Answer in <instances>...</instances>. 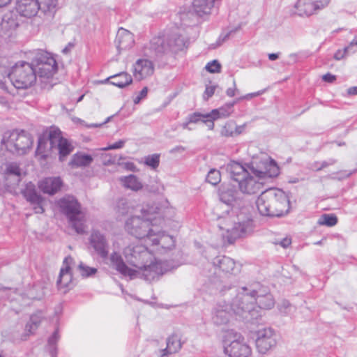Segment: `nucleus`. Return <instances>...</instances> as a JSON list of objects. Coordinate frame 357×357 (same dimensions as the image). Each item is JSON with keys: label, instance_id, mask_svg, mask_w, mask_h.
I'll use <instances>...</instances> for the list:
<instances>
[{"label": "nucleus", "instance_id": "1", "mask_svg": "<svg viewBox=\"0 0 357 357\" xmlns=\"http://www.w3.org/2000/svg\"><path fill=\"white\" fill-rule=\"evenodd\" d=\"M24 89L35 84L38 76L41 88L50 89L58 71L55 56L43 49H35L24 52Z\"/></svg>", "mask_w": 357, "mask_h": 357}, {"label": "nucleus", "instance_id": "2", "mask_svg": "<svg viewBox=\"0 0 357 357\" xmlns=\"http://www.w3.org/2000/svg\"><path fill=\"white\" fill-rule=\"evenodd\" d=\"M110 261L112 266L123 275L129 276L130 278L139 277L149 282L158 280L162 275L178 266L173 261H153L151 255V259H146L141 266H137L136 269H132L126 265L121 256L116 250L112 253Z\"/></svg>", "mask_w": 357, "mask_h": 357}, {"label": "nucleus", "instance_id": "3", "mask_svg": "<svg viewBox=\"0 0 357 357\" xmlns=\"http://www.w3.org/2000/svg\"><path fill=\"white\" fill-rule=\"evenodd\" d=\"M275 303L270 291H241L232 301L231 308L236 315L252 322L261 317L259 309H271Z\"/></svg>", "mask_w": 357, "mask_h": 357}, {"label": "nucleus", "instance_id": "4", "mask_svg": "<svg viewBox=\"0 0 357 357\" xmlns=\"http://www.w3.org/2000/svg\"><path fill=\"white\" fill-rule=\"evenodd\" d=\"M259 213L265 216L280 217L287 214L290 205L285 192L278 188L263 191L256 201Z\"/></svg>", "mask_w": 357, "mask_h": 357}, {"label": "nucleus", "instance_id": "5", "mask_svg": "<svg viewBox=\"0 0 357 357\" xmlns=\"http://www.w3.org/2000/svg\"><path fill=\"white\" fill-rule=\"evenodd\" d=\"M61 211L66 215L70 226L77 234L86 231V215L80 204L73 196H66L58 202Z\"/></svg>", "mask_w": 357, "mask_h": 357}, {"label": "nucleus", "instance_id": "6", "mask_svg": "<svg viewBox=\"0 0 357 357\" xmlns=\"http://www.w3.org/2000/svg\"><path fill=\"white\" fill-rule=\"evenodd\" d=\"M238 222H235L230 227V220L227 219L224 224L220 225L219 227L221 230H225L227 233L228 241L231 243L234 241L238 238L245 237L250 235L254 229L253 220L247 217L245 219L241 220L238 218Z\"/></svg>", "mask_w": 357, "mask_h": 357}, {"label": "nucleus", "instance_id": "7", "mask_svg": "<svg viewBox=\"0 0 357 357\" xmlns=\"http://www.w3.org/2000/svg\"><path fill=\"white\" fill-rule=\"evenodd\" d=\"M151 226L152 220L146 214L143 215L142 218L133 216L126 222V229L137 238L143 240L144 243L147 241L148 236L154 230Z\"/></svg>", "mask_w": 357, "mask_h": 357}, {"label": "nucleus", "instance_id": "8", "mask_svg": "<svg viewBox=\"0 0 357 357\" xmlns=\"http://www.w3.org/2000/svg\"><path fill=\"white\" fill-rule=\"evenodd\" d=\"M146 243V246L152 247L151 251L163 254L174 247L175 240L172 236L154 229L148 236Z\"/></svg>", "mask_w": 357, "mask_h": 357}, {"label": "nucleus", "instance_id": "9", "mask_svg": "<svg viewBox=\"0 0 357 357\" xmlns=\"http://www.w3.org/2000/svg\"><path fill=\"white\" fill-rule=\"evenodd\" d=\"M149 246L132 243L128 245L123 251L128 263L136 268L141 266L146 259H151V253L148 250Z\"/></svg>", "mask_w": 357, "mask_h": 357}, {"label": "nucleus", "instance_id": "10", "mask_svg": "<svg viewBox=\"0 0 357 357\" xmlns=\"http://www.w3.org/2000/svg\"><path fill=\"white\" fill-rule=\"evenodd\" d=\"M48 140L50 141V149L56 148L58 149L60 161H63L66 157L70 154L74 149L69 141L62 137L61 131L57 128L52 127L50 128Z\"/></svg>", "mask_w": 357, "mask_h": 357}, {"label": "nucleus", "instance_id": "11", "mask_svg": "<svg viewBox=\"0 0 357 357\" xmlns=\"http://www.w3.org/2000/svg\"><path fill=\"white\" fill-rule=\"evenodd\" d=\"M144 54L150 58L160 60L172 55L171 47L164 37H155L151 39L149 46L144 48Z\"/></svg>", "mask_w": 357, "mask_h": 357}, {"label": "nucleus", "instance_id": "12", "mask_svg": "<svg viewBox=\"0 0 357 357\" xmlns=\"http://www.w3.org/2000/svg\"><path fill=\"white\" fill-rule=\"evenodd\" d=\"M234 339L224 345V352L229 357H249L252 354L251 347L245 341L244 337L236 333Z\"/></svg>", "mask_w": 357, "mask_h": 357}, {"label": "nucleus", "instance_id": "13", "mask_svg": "<svg viewBox=\"0 0 357 357\" xmlns=\"http://www.w3.org/2000/svg\"><path fill=\"white\" fill-rule=\"evenodd\" d=\"M256 347L259 353L266 354L277 344V334L271 328H264L257 332Z\"/></svg>", "mask_w": 357, "mask_h": 357}, {"label": "nucleus", "instance_id": "14", "mask_svg": "<svg viewBox=\"0 0 357 357\" xmlns=\"http://www.w3.org/2000/svg\"><path fill=\"white\" fill-rule=\"evenodd\" d=\"M251 171L256 177L261 178L264 181L267 178H273L278 176L280 173L277 163L271 158L261 160L256 166L252 164Z\"/></svg>", "mask_w": 357, "mask_h": 357}, {"label": "nucleus", "instance_id": "15", "mask_svg": "<svg viewBox=\"0 0 357 357\" xmlns=\"http://www.w3.org/2000/svg\"><path fill=\"white\" fill-rule=\"evenodd\" d=\"M91 248L102 259H107L109 255V245L105 234L97 229H92L89 237Z\"/></svg>", "mask_w": 357, "mask_h": 357}, {"label": "nucleus", "instance_id": "16", "mask_svg": "<svg viewBox=\"0 0 357 357\" xmlns=\"http://www.w3.org/2000/svg\"><path fill=\"white\" fill-rule=\"evenodd\" d=\"M74 264V259L71 256L68 255L64 258L56 280V284L59 288L63 289L73 287L74 282L73 280L71 268Z\"/></svg>", "mask_w": 357, "mask_h": 357}, {"label": "nucleus", "instance_id": "17", "mask_svg": "<svg viewBox=\"0 0 357 357\" xmlns=\"http://www.w3.org/2000/svg\"><path fill=\"white\" fill-rule=\"evenodd\" d=\"M264 181L261 178L256 177L255 174H250L244 178L241 179L238 183L240 190L248 195L256 194L263 189Z\"/></svg>", "mask_w": 357, "mask_h": 357}, {"label": "nucleus", "instance_id": "18", "mask_svg": "<svg viewBox=\"0 0 357 357\" xmlns=\"http://www.w3.org/2000/svg\"><path fill=\"white\" fill-rule=\"evenodd\" d=\"M213 264L215 268H218L225 273L236 275L241 271V266L229 257H216L213 260Z\"/></svg>", "mask_w": 357, "mask_h": 357}, {"label": "nucleus", "instance_id": "19", "mask_svg": "<svg viewBox=\"0 0 357 357\" xmlns=\"http://www.w3.org/2000/svg\"><path fill=\"white\" fill-rule=\"evenodd\" d=\"M22 22V8L19 3L16 7L4 15L3 17L2 27L15 30L19 27Z\"/></svg>", "mask_w": 357, "mask_h": 357}, {"label": "nucleus", "instance_id": "20", "mask_svg": "<svg viewBox=\"0 0 357 357\" xmlns=\"http://www.w3.org/2000/svg\"><path fill=\"white\" fill-rule=\"evenodd\" d=\"M215 0H194L192 10L199 17L206 18L216 12Z\"/></svg>", "mask_w": 357, "mask_h": 357}, {"label": "nucleus", "instance_id": "21", "mask_svg": "<svg viewBox=\"0 0 357 357\" xmlns=\"http://www.w3.org/2000/svg\"><path fill=\"white\" fill-rule=\"evenodd\" d=\"M154 66L153 63L146 59H138L133 65V75L135 79L142 80L153 75Z\"/></svg>", "mask_w": 357, "mask_h": 357}, {"label": "nucleus", "instance_id": "22", "mask_svg": "<svg viewBox=\"0 0 357 357\" xmlns=\"http://www.w3.org/2000/svg\"><path fill=\"white\" fill-rule=\"evenodd\" d=\"M19 67H22V61H18L11 70L6 66H0V78H9L13 85L17 89H22V80L18 77ZM20 75V73H19Z\"/></svg>", "mask_w": 357, "mask_h": 357}, {"label": "nucleus", "instance_id": "23", "mask_svg": "<svg viewBox=\"0 0 357 357\" xmlns=\"http://www.w3.org/2000/svg\"><path fill=\"white\" fill-rule=\"evenodd\" d=\"M62 186L60 177H47L38 183V187L44 193L53 195L59 192Z\"/></svg>", "mask_w": 357, "mask_h": 357}, {"label": "nucleus", "instance_id": "24", "mask_svg": "<svg viewBox=\"0 0 357 357\" xmlns=\"http://www.w3.org/2000/svg\"><path fill=\"white\" fill-rule=\"evenodd\" d=\"M231 304L230 305H218L213 314L212 319L215 324L216 325H224L229 322L231 317V312L229 311V309L234 310L231 308Z\"/></svg>", "mask_w": 357, "mask_h": 357}, {"label": "nucleus", "instance_id": "25", "mask_svg": "<svg viewBox=\"0 0 357 357\" xmlns=\"http://www.w3.org/2000/svg\"><path fill=\"white\" fill-rule=\"evenodd\" d=\"M115 43L119 50L128 49L134 43L133 35L129 31L121 28L118 30Z\"/></svg>", "mask_w": 357, "mask_h": 357}, {"label": "nucleus", "instance_id": "26", "mask_svg": "<svg viewBox=\"0 0 357 357\" xmlns=\"http://www.w3.org/2000/svg\"><path fill=\"white\" fill-rule=\"evenodd\" d=\"M132 82V79L130 74L121 72L101 81V83L106 84L109 82L111 84L122 89L130 84Z\"/></svg>", "mask_w": 357, "mask_h": 357}, {"label": "nucleus", "instance_id": "27", "mask_svg": "<svg viewBox=\"0 0 357 357\" xmlns=\"http://www.w3.org/2000/svg\"><path fill=\"white\" fill-rule=\"evenodd\" d=\"M226 169L231 178L237 183L249 174L241 164L235 161H231L227 164Z\"/></svg>", "mask_w": 357, "mask_h": 357}, {"label": "nucleus", "instance_id": "28", "mask_svg": "<svg viewBox=\"0 0 357 357\" xmlns=\"http://www.w3.org/2000/svg\"><path fill=\"white\" fill-rule=\"evenodd\" d=\"M294 8L300 16H310L317 13L312 0H298Z\"/></svg>", "mask_w": 357, "mask_h": 357}, {"label": "nucleus", "instance_id": "29", "mask_svg": "<svg viewBox=\"0 0 357 357\" xmlns=\"http://www.w3.org/2000/svg\"><path fill=\"white\" fill-rule=\"evenodd\" d=\"M181 338L178 335L173 334L167 339V347L161 350L160 357L175 354L181 349Z\"/></svg>", "mask_w": 357, "mask_h": 357}, {"label": "nucleus", "instance_id": "30", "mask_svg": "<svg viewBox=\"0 0 357 357\" xmlns=\"http://www.w3.org/2000/svg\"><path fill=\"white\" fill-rule=\"evenodd\" d=\"M237 192L229 187L222 186L219 190L220 200L227 206H233L236 202Z\"/></svg>", "mask_w": 357, "mask_h": 357}, {"label": "nucleus", "instance_id": "31", "mask_svg": "<svg viewBox=\"0 0 357 357\" xmlns=\"http://www.w3.org/2000/svg\"><path fill=\"white\" fill-rule=\"evenodd\" d=\"M43 318V312L38 311L31 315L24 330V336L33 334L38 328Z\"/></svg>", "mask_w": 357, "mask_h": 357}, {"label": "nucleus", "instance_id": "32", "mask_svg": "<svg viewBox=\"0 0 357 357\" xmlns=\"http://www.w3.org/2000/svg\"><path fill=\"white\" fill-rule=\"evenodd\" d=\"M24 197L33 206V208L36 213H43L44 209L42 206L43 199L34 190L29 193L24 191Z\"/></svg>", "mask_w": 357, "mask_h": 357}, {"label": "nucleus", "instance_id": "33", "mask_svg": "<svg viewBox=\"0 0 357 357\" xmlns=\"http://www.w3.org/2000/svg\"><path fill=\"white\" fill-rule=\"evenodd\" d=\"M123 185L132 191H139L143 188L142 183L134 174H130L127 176H122L119 178Z\"/></svg>", "mask_w": 357, "mask_h": 357}, {"label": "nucleus", "instance_id": "34", "mask_svg": "<svg viewBox=\"0 0 357 357\" xmlns=\"http://www.w3.org/2000/svg\"><path fill=\"white\" fill-rule=\"evenodd\" d=\"M61 338L59 329L57 327L53 333L48 337L46 349L51 357H56L57 356V343Z\"/></svg>", "mask_w": 357, "mask_h": 357}, {"label": "nucleus", "instance_id": "35", "mask_svg": "<svg viewBox=\"0 0 357 357\" xmlns=\"http://www.w3.org/2000/svg\"><path fill=\"white\" fill-rule=\"evenodd\" d=\"M167 40L171 47L172 54L182 50L185 45V38L178 33L172 34Z\"/></svg>", "mask_w": 357, "mask_h": 357}, {"label": "nucleus", "instance_id": "36", "mask_svg": "<svg viewBox=\"0 0 357 357\" xmlns=\"http://www.w3.org/2000/svg\"><path fill=\"white\" fill-rule=\"evenodd\" d=\"M93 162V158L90 155L77 153L73 155L70 165L75 167H87Z\"/></svg>", "mask_w": 357, "mask_h": 357}, {"label": "nucleus", "instance_id": "37", "mask_svg": "<svg viewBox=\"0 0 357 357\" xmlns=\"http://www.w3.org/2000/svg\"><path fill=\"white\" fill-rule=\"evenodd\" d=\"M40 8L39 0H24V17H31L37 15Z\"/></svg>", "mask_w": 357, "mask_h": 357}, {"label": "nucleus", "instance_id": "38", "mask_svg": "<svg viewBox=\"0 0 357 357\" xmlns=\"http://www.w3.org/2000/svg\"><path fill=\"white\" fill-rule=\"evenodd\" d=\"M236 102L237 100H234L232 102L225 104L218 109H213L210 112L211 116L213 119L229 116L233 112V107Z\"/></svg>", "mask_w": 357, "mask_h": 357}, {"label": "nucleus", "instance_id": "39", "mask_svg": "<svg viewBox=\"0 0 357 357\" xmlns=\"http://www.w3.org/2000/svg\"><path fill=\"white\" fill-rule=\"evenodd\" d=\"M77 270L82 278H92L98 272V269L94 267H91L80 261L77 267Z\"/></svg>", "mask_w": 357, "mask_h": 357}, {"label": "nucleus", "instance_id": "40", "mask_svg": "<svg viewBox=\"0 0 357 357\" xmlns=\"http://www.w3.org/2000/svg\"><path fill=\"white\" fill-rule=\"evenodd\" d=\"M5 174L6 180H8L10 176H13L16 177L17 182L20 181L21 170L20 166L16 162H9L6 164Z\"/></svg>", "mask_w": 357, "mask_h": 357}, {"label": "nucleus", "instance_id": "41", "mask_svg": "<svg viewBox=\"0 0 357 357\" xmlns=\"http://www.w3.org/2000/svg\"><path fill=\"white\" fill-rule=\"evenodd\" d=\"M47 139L43 136H40L38 140V147L36 149V156L39 160H45L47 156L48 150L47 149Z\"/></svg>", "mask_w": 357, "mask_h": 357}, {"label": "nucleus", "instance_id": "42", "mask_svg": "<svg viewBox=\"0 0 357 357\" xmlns=\"http://www.w3.org/2000/svg\"><path fill=\"white\" fill-rule=\"evenodd\" d=\"M58 5V0H44L40 3V8L45 14L53 16L56 13V7Z\"/></svg>", "mask_w": 357, "mask_h": 357}, {"label": "nucleus", "instance_id": "43", "mask_svg": "<svg viewBox=\"0 0 357 357\" xmlns=\"http://www.w3.org/2000/svg\"><path fill=\"white\" fill-rule=\"evenodd\" d=\"M116 207L118 213L126 215L132 211L133 206L127 199L122 198L118 201Z\"/></svg>", "mask_w": 357, "mask_h": 357}, {"label": "nucleus", "instance_id": "44", "mask_svg": "<svg viewBox=\"0 0 357 357\" xmlns=\"http://www.w3.org/2000/svg\"><path fill=\"white\" fill-rule=\"evenodd\" d=\"M337 222V218L333 214H324L319 218L318 220V224L319 225H326L328 227L335 226Z\"/></svg>", "mask_w": 357, "mask_h": 357}, {"label": "nucleus", "instance_id": "45", "mask_svg": "<svg viewBox=\"0 0 357 357\" xmlns=\"http://www.w3.org/2000/svg\"><path fill=\"white\" fill-rule=\"evenodd\" d=\"M220 172L215 169H211L207 174L206 181L213 185H215L218 184L220 182Z\"/></svg>", "mask_w": 357, "mask_h": 357}, {"label": "nucleus", "instance_id": "46", "mask_svg": "<svg viewBox=\"0 0 357 357\" xmlns=\"http://www.w3.org/2000/svg\"><path fill=\"white\" fill-rule=\"evenodd\" d=\"M19 135L20 132H18L17 131H13L12 133L10 135L6 146L8 149H10L11 151H13L12 150V148H14L15 151H19L20 150V145L15 142Z\"/></svg>", "mask_w": 357, "mask_h": 357}, {"label": "nucleus", "instance_id": "47", "mask_svg": "<svg viewBox=\"0 0 357 357\" xmlns=\"http://www.w3.org/2000/svg\"><path fill=\"white\" fill-rule=\"evenodd\" d=\"M236 123L233 121H228L222 127L221 135L225 137H234Z\"/></svg>", "mask_w": 357, "mask_h": 357}, {"label": "nucleus", "instance_id": "48", "mask_svg": "<svg viewBox=\"0 0 357 357\" xmlns=\"http://www.w3.org/2000/svg\"><path fill=\"white\" fill-rule=\"evenodd\" d=\"M145 164L153 169L158 167L160 163V155L158 154H153L145 158Z\"/></svg>", "mask_w": 357, "mask_h": 357}, {"label": "nucleus", "instance_id": "49", "mask_svg": "<svg viewBox=\"0 0 357 357\" xmlns=\"http://www.w3.org/2000/svg\"><path fill=\"white\" fill-rule=\"evenodd\" d=\"M207 117H211L210 113L202 114L199 112H194L188 116V120L191 123H197Z\"/></svg>", "mask_w": 357, "mask_h": 357}, {"label": "nucleus", "instance_id": "50", "mask_svg": "<svg viewBox=\"0 0 357 357\" xmlns=\"http://www.w3.org/2000/svg\"><path fill=\"white\" fill-rule=\"evenodd\" d=\"M205 68L209 73H218L221 70V64L217 60H213L208 62Z\"/></svg>", "mask_w": 357, "mask_h": 357}, {"label": "nucleus", "instance_id": "51", "mask_svg": "<svg viewBox=\"0 0 357 357\" xmlns=\"http://www.w3.org/2000/svg\"><path fill=\"white\" fill-rule=\"evenodd\" d=\"M293 308V306L289 303L288 301L284 300L282 301L279 305H278V309L280 312L285 315L289 314L291 310Z\"/></svg>", "mask_w": 357, "mask_h": 357}, {"label": "nucleus", "instance_id": "52", "mask_svg": "<svg viewBox=\"0 0 357 357\" xmlns=\"http://www.w3.org/2000/svg\"><path fill=\"white\" fill-rule=\"evenodd\" d=\"M148 87L145 86L144 87L140 92H139L134 98H133V102L135 104H139L142 100L144 99L148 94Z\"/></svg>", "mask_w": 357, "mask_h": 357}, {"label": "nucleus", "instance_id": "53", "mask_svg": "<svg viewBox=\"0 0 357 357\" xmlns=\"http://www.w3.org/2000/svg\"><path fill=\"white\" fill-rule=\"evenodd\" d=\"M331 1V0H312L317 12L326 8L329 5Z\"/></svg>", "mask_w": 357, "mask_h": 357}, {"label": "nucleus", "instance_id": "54", "mask_svg": "<svg viewBox=\"0 0 357 357\" xmlns=\"http://www.w3.org/2000/svg\"><path fill=\"white\" fill-rule=\"evenodd\" d=\"M126 142V140L125 139H121L118 142L107 146L101 149L102 151H109V150H113V149H119L124 146Z\"/></svg>", "mask_w": 357, "mask_h": 357}, {"label": "nucleus", "instance_id": "55", "mask_svg": "<svg viewBox=\"0 0 357 357\" xmlns=\"http://www.w3.org/2000/svg\"><path fill=\"white\" fill-rule=\"evenodd\" d=\"M275 245H280L283 248H288L291 244V238L290 237H285L281 240H277L274 242Z\"/></svg>", "mask_w": 357, "mask_h": 357}, {"label": "nucleus", "instance_id": "56", "mask_svg": "<svg viewBox=\"0 0 357 357\" xmlns=\"http://www.w3.org/2000/svg\"><path fill=\"white\" fill-rule=\"evenodd\" d=\"M215 86H206L205 91L203 95V98L204 100H208L211 98L215 93Z\"/></svg>", "mask_w": 357, "mask_h": 357}, {"label": "nucleus", "instance_id": "57", "mask_svg": "<svg viewBox=\"0 0 357 357\" xmlns=\"http://www.w3.org/2000/svg\"><path fill=\"white\" fill-rule=\"evenodd\" d=\"M347 50L348 47H345L343 50H338L334 54V59L337 61L343 59L347 52Z\"/></svg>", "mask_w": 357, "mask_h": 357}, {"label": "nucleus", "instance_id": "58", "mask_svg": "<svg viewBox=\"0 0 357 357\" xmlns=\"http://www.w3.org/2000/svg\"><path fill=\"white\" fill-rule=\"evenodd\" d=\"M217 119H213L211 116L205 118L202 120V122L204 123L209 130H213L214 128V121Z\"/></svg>", "mask_w": 357, "mask_h": 357}, {"label": "nucleus", "instance_id": "59", "mask_svg": "<svg viewBox=\"0 0 357 357\" xmlns=\"http://www.w3.org/2000/svg\"><path fill=\"white\" fill-rule=\"evenodd\" d=\"M261 93H262L261 91H257V92H255V93H248V94H246L244 96H242V97L238 98L236 100L238 102V101H239L241 100H243V99H250L252 98L261 95Z\"/></svg>", "mask_w": 357, "mask_h": 357}, {"label": "nucleus", "instance_id": "60", "mask_svg": "<svg viewBox=\"0 0 357 357\" xmlns=\"http://www.w3.org/2000/svg\"><path fill=\"white\" fill-rule=\"evenodd\" d=\"M246 124H243L241 126H237L236 124V128L234 130V137L241 135L243 133L245 129Z\"/></svg>", "mask_w": 357, "mask_h": 357}, {"label": "nucleus", "instance_id": "61", "mask_svg": "<svg viewBox=\"0 0 357 357\" xmlns=\"http://www.w3.org/2000/svg\"><path fill=\"white\" fill-rule=\"evenodd\" d=\"M322 79L324 81H325L326 82L331 83V82H334L336 78H335V75H333L331 73H327V74H325L323 75Z\"/></svg>", "mask_w": 357, "mask_h": 357}, {"label": "nucleus", "instance_id": "62", "mask_svg": "<svg viewBox=\"0 0 357 357\" xmlns=\"http://www.w3.org/2000/svg\"><path fill=\"white\" fill-rule=\"evenodd\" d=\"M234 84V86L233 87H231V88H228L226 91V94L229 96V97H233L235 96L236 94V82L234 81L233 82Z\"/></svg>", "mask_w": 357, "mask_h": 357}, {"label": "nucleus", "instance_id": "63", "mask_svg": "<svg viewBox=\"0 0 357 357\" xmlns=\"http://www.w3.org/2000/svg\"><path fill=\"white\" fill-rule=\"evenodd\" d=\"M125 168L128 170L132 171V172H137V169L136 165L131 162H127L124 164Z\"/></svg>", "mask_w": 357, "mask_h": 357}, {"label": "nucleus", "instance_id": "64", "mask_svg": "<svg viewBox=\"0 0 357 357\" xmlns=\"http://www.w3.org/2000/svg\"><path fill=\"white\" fill-rule=\"evenodd\" d=\"M185 148L184 146H177L173 149H172L169 152L171 153H183V151H185Z\"/></svg>", "mask_w": 357, "mask_h": 357}]
</instances>
